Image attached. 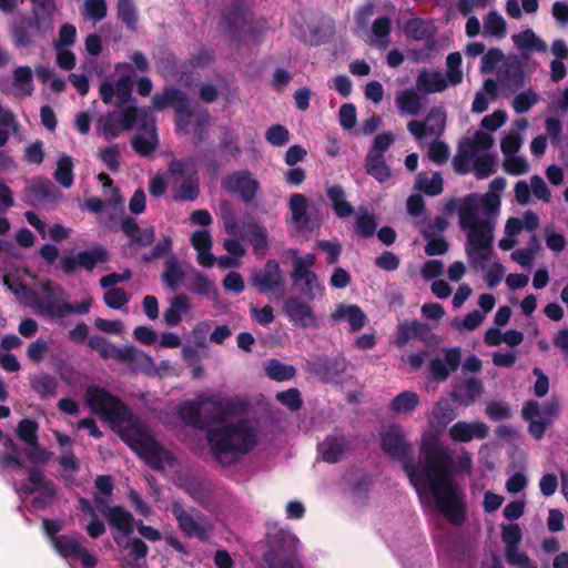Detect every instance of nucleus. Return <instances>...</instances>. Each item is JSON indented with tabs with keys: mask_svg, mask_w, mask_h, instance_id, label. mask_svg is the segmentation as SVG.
Masks as SVG:
<instances>
[{
	"mask_svg": "<svg viewBox=\"0 0 568 568\" xmlns=\"http://www.w3.org/2000/svg\"><path fill=\"white\" fill-rule=\"evenodd\" d=\"M84 400L97 415L108 420L128 444L151 467L163 469L171 465V457L150 435L146 427L126 407L106 389L89 386Z\"/></svg>",
	"mask_w": 568,
	"mask_h": 568,
	"instance_id": "3",
	"label": "nucleus"
},
{
	"mask_svg": "<svg viewBox=\"0 0 568 568\" xmlns=\"http://www.w3.org/2000/svg\"><path fill=\"white\" fill-rule=\"evenodd\" d=\"M497 94V84L494 80H486L480 90L477 91L473 101L471 111L483 113L488 105L495 100Z\"/></svg>",
	"mask_w": 568,
	"mask_h": 568,
	"instance_id": "37",
	"label": "nucleus"
},
{
	"mask_svg": "<svg viewBox=\"0 0 568 568\" xmlns=\"http://www.w3.org/2000/svg\"><path fill=\"white\" fill-rule=\"evenodd\" d=\"M191 243L197 252V262L204 267H211L216 261L222 268L239 267L241 262L235 256H220L215 258L211 253L212 237L209 231L199 230L191 235Z\"/></svg>",
	"mask_w": 568,
	"mask_h": 568,
	"instance_id": "11",
	"label": "nucleus"
},
{
	"mask_svg": "<svg viewBox=\"0 0 568 568\" xmlns=\"http://www.w3.org/2000/svg\"><path fill=\"white\" fill-rule=\"evenodd\" d=\"M190 290L193 293L200 295H209L211 292L215 290L214 282L207 278L205 275L193 270L192 277L190 280Z\"/></svg>",
	"mask_w": 568,
	"mask_h": 568,
	"instance_id": "58",
	"label": "nucleus"
},
{
	"mask_svg": "<svg viewBox=\"0 0 568 568\" xmlns=\"http://www.w3.org/2000/svg\"><path fill=\"white\" fill-rule=\"evenodd\" d=\"M43 528L47 535L51 536L54 549L64 558L79 560L83 567L92 568L97 564V559L80 542L69 536H53L62 529V525L55 520H44Z\"/></svg>",
	"mask_w": 568,
	"mask_h": 568,
	"instance_id": "10",
	"label": "nucleus"
},
{
	"mask_svg": "<svg viewBox=\"0 0 568 568\" xmlns=\"http://www.w3.org/2000/svg\"><path fill=\"white\" fill-rule=\"evenodd\" d=\"M504 170L511 175H523L529 171L528 161L520 155L511 154L504 156Z\"/></svg>",
	"mask_w": 568,
	"mask_h": 568,
	"instance_id": "55",
	"label": "nucleus"
},
{
	"mask_svg": "<svg viewBox=\"0 0 568 568\" xmlns=\"http://www.w3.org/2000/svg\"><path fill=\"white\" fill-rule=\"evenodd\" d=\"M28 276L29 274L26 270H4L2 283L20 303L33 308L36 313L50 318H62L73 313L85 314L89 312L91 306L90 298L73 306L68 302L63 290L52 283H47L42 286V296L39 297L33 291L28 288Z\"/></svg>",
	"mask_w": 568,
	"mask_h": 568,
	"instance_id": "4",
	"label": "nucleus"
},
{
	"mask_svg": "<svg viewBox=\"0 0 568 568\" xmlns=\"http://www.w3.org/2000/svg\"><path fill=\"white\" fill-rule=\"evenodd\" d=\"M445 120L444 111L435 109L429 112L425 122L410 121L407 129L418 140L427 136H437L444 130Z\"/></svg>",
	"mask_w": 568,
	"mask_h": 568,
	"instance_id": "19",
	"label": "nucleus"
},
{
	"mask_svg": "<svg viewBox=\"0 0 568 568\" xmlns=\"http://www.w3.org/2000/svg\"><path fill=\"white\" fill-rule=\"evenodd\" d=\"M103 514L108 517L110 525L119 531L114 535V540L122 546L126 536L133 531V517L120 507L110 508Z\"/></svg>",
	"mask_w": 568,
	"mask_h": 568,
	"instance_id": "26",
	"label": "nucleus"
},
{
	"mask_svg": "<svg viewBox=\"0 0 568 568\" xmlns=\"http://www.w3.org/2000/svg\"><path fill=\"white\" fill-rule=\"evenodd\" d=\"M34 90L32 70L29 67H18L13 71L11 93L18 98L31 95Z\"/></svg>",
	"mask_w": 568,
	"mask_h": 568,
	"instance_id": "31",
	"label": "nucleus"
},
{
	"mask_svg": "<svg viewBox=\"0 0 568 568\" xmlns=\"http://www.w3.org/2000/svg\"><path fill=\"white\" fill-rule=\"evenodd\" d=\"M481 384L476 379H469L456 386L453 396L460 404L470 405L480 394Z\"/></svg>",
	"mask_w": 568,
	"mask_h": 568,
	"instance_id": "40",
	"label": "nucleus"
},
{
	"mask_svg": "<svg viewBox=\"0 0 568 568\" xmlns=\"http://www.w3.org/2000/svg\"><path fill=\"white\" fill-rule=\"evenodd\" d=\"M495 252L493 251L489 260L484 262V267H476L469 262L473 268L477 271H485L484 280L489 287L497 286L501 282L506 273V270L503 266V264L497 260H493Z\"/></svg>",
	"mask_w": 568,
	"mask_h": 568,
	"instance_id": "39",
	"label": "nucleus"
},
{
	"mask_svg": "<svg viewBox=\"0 0 568 568\" xmlns=\"http://www.w3.org/2000/svg\"><path fill=\"white\" fill-rule=\"evenodd\" d=\"M448 434L454 442L467 443L487 437L488 427L481 422H457L449 428Z\"/></svg>",
	"mask_w": 568,
	"mask_h": 568,
	"instance_id": "23",
	"label": "nucleus"
},
{
	"mask_svg": "<svg viewBox=\"0 0 568 568\" xmlns=\"http://www.w3.org/2000/svg\"><path fill=\"white\" fill-rule=\"evenodd\" d=\"M82 14L88 20H102L106 14V4L104 0H85L83 3Z\"/></svg>",
	"mask_w": 568,
	"mask_h": 568,
	"instance_id": "56",
	"label": "nucleus"
},
{
	"mask_svg": "<svg viewBox=\"0 0 568 568\" xmlns=\"http://www.w3.org/2000/svg\"><path fill=\"white\" fill-rule=\"evenodd\" d=\"M415 186L428 195H437L443 192V179L439 173L419 174Z\"/></svg>",
	"mask_w": 568,
	"mask_h": 568,
	"instance_id": "48",
	"label": "nucleus"
},
{
	"mask_svg": "<svg viewBox=\"0 0 568 568\" xmlns=\"http://www.w3.org/2000/svg\"><path fill=\"white\" fill-rule=\"evenodd\" d=\"M539 250L540 245L536 236H532L527 247L515 250L510 254V258L523 267H530Z\"/></svg>",
	"mask_w": 568,
	"mask_h": 568,
	"instance_id": "44",
	"label": "nucleus"
},
{
	"mask_svg": "<svg viewBox=\"0 0 568 568\" xmlns=\"http://www.w3.org/2000/svg\"><path fill=\"white\" fill-rule=\"evenodd\" d=\"M207 440L216 460L229 465L253 449L260 440V434L252 424L235 422L227 416L210 429Z\"/></svg>",
	"mask_w": 568,
	"mask_h": 568,
	"instance_id": "5",
	"label": "nucleus"
},
{
	"mask_svg": "<svg viewBox=\"0 0 568 568\" xmlns=\"http://www.w3.org/2000/svg\"><path fill=\"white\" fill-rule=\"evenodd\" d=\"M287 254L293 260L292 281L296 288L308 300H315L323 295L324 287L318 282L316 274L311 270L315 264L314 254L297 255L295 250H288Z\"/></svg>",
	"mask_w": 568,
	"mask_h": 568,
	"instance_id": "8",
	"label": "nucleus"
},
{
	"mask_svg": "<svg viewBox=\"0 0 568 568\" xmlns=\"http://www.w3.org/2000/svg\"><path fill=\"white\" fill-rule=\"evenodd\" d=\"M420 324L413 322H403L397 327V334L395 343L397 346H404L412 337L417 335Z\"/></svg>",
	"mask_w": 568,
	"mask_h": 568,
	"instance_id": "60",
	"label": "nucleus"
},
{
	"mask_svg": "<svg viewBox=\"0 0 568 568\" xmlns=\"http://www.w3.org/2000/svg\"><path fill=\"white\" fill-rule=\"evenodd\" d=\"M252 284L257 287L261 293H277L281 297L284 293V287L278 263L268 261L263 271L253 275Z\"/></svg>",
	"mask_w": 568,
	"mask_h": 568,
	"instance_id": "17",
	"label": "nucleus"
},
{
	"mask_svg": "<svg viewBox=\"0 0 568 568\" xmlns=\"http://www.w3.org/2000/svg\"><path fill=\"white\" fill-rule=\"evenodd\" d=\"M191 311V303L185 295H176L170 301V306L165 310L163 318L166 325L178 326L182 318Z\"/></svg>",
	"mask_w": 568,
	"mask_h": 568,
	"instance_id": "30",
	"label": "nucleus"
},
{
	"mask_svg": "<svg viewBox=\"0 0 568 568\" xmlns=\"http://www.w3.org/2000/svg\"><path fill=\"white\" fill-rule=\"evenodd\" d=\"M38 425L31 419H22L18 425V436L27 445H36L38 442L37 436Z\"/></svg>",
	"mask_w": 568,
	"mask_h": 568,
	"instance_id": "62",
	"label": "nucleus"
},
{
	"mask_svg": "<svg viewBox=\"0 0 568 568\" xmlns=\"http://www.w3.org/2000/svg\"><path fill=\"white\" fill-rule=\"evenodd\" d=\"M148 111L136 108L112 111L99 116L95 131L108 141L116 139L124 131L130 130L138 120H146Z\"/></svg>",
	"mask_w": 568,
	"mask_h": 568,
	"instance_id": "9",
	"label": "nucleus"
},
{
	"mask_svg": "<svg viewBox=\"0 0 568 568\" xmlns=\"http://www.w3.org/2000/svg\"><path fill=\"white\" fill-rule=\"evenodd\" d=\"M283 312L291 323L303 328H316L318 321L313 308L297 297H290L283 304Z\"/></svg>",
	"mask_w": 568,
	"mask_h": 568,
	"instance_id": "16",
	"label": "nucleus"
},
{
	"mask_svg": "<svg viewBox=\"0 0 568 568\" xmlns=\"http://www.w3.org/2000/svg\"><path fill=\"white\" fill-rule=\"evenodd\" d=\"M122 231L133 243L141 246H148L154 240V231L152 227L139 230L135 222L131 219H126L122 222Z\"/></svg>",
	"mask_w": 568,
	"mask_h": 568,
	"instance_id": "38",
	"label": "nucleus"
},
{
	"mask_svg": "<svg viewBox=\"0 0 568 568\" xmlns=\"http://www.w3.org/2000/svg\"><path fill=\"white\" fill-rule=\"evenodd\" d=\"M447 70L445 73V79L447 83L452 87L459 84L463 81V71L460 69L462 65V55L459 52L449 53L446 59Z\"/></svg>",
	"mask_w": 568,
	"mask_h": 568,
	"instance_id": "49",
	"label": "nucleus"
},
{
	"mask_svg": "<svg viewBox=\"0 0 568 568\" xmlns=\"http://www.w3.org/2000/svg\"><path fill=\"white\" fill-rule=\"evenodd\" d=\"M507 119L508 116L505 111L497 110L494 111L491 114L484 116L480 122V126L481 129L488 131L487 133L491 135L493 132L497 131L506 123Z\"/></svg>",
	"mask_w": 568,
	"mask_h": 568,
	"instance_id": "61",
	"label": "nucleus"
},
{
	"mask_svg": "<svg viewBox=\"0 0 568 568\" xmlns=\"http://www.w3.org/2000/svg\"><path fill=\"white\" fill-rule=\"evenodd\" d=\"M115 73L119 75L115 82L105 80L100 85V94L104 103L109 104L116 97L120 103H124L130 97L132 88L131 65L119 63L115 67Z\"/></svg>",
	"mask_w": 568,
	"mask_h": 568,
	"instance_id": "12",
	"label": "nucleus"
},
{
	"mask_svg": "<svg viewBox=\"0 0 568 568\" xmlns=\"http://www.w3.org/2000/svg\"><path fill=\"white\" fill-rule=\"evenodd\" d=\"M448 87L444 74L434 70H422L416 80V89L423 93L442 92Z\"/></svg>",
	"mask_w": 568,
	"mask_h": 568,
	"instance_id": "29",
	"label": "nucleus"
},
{
	"mask_svg": "<svg viewBox=\"0 0 568 568\" xmlns=\"http://www.w3.org/2000/svg\"><path fill=\"white\" fill-rule=\"evenodd\" d=\"M395 102L402 114L417 115L423 109L422 99L414 89L397 92Z\"/></svg>",
	"mask_w": 568,
	"mask_h": 568,
	"instance_id": "33",
	"label": "nucleus"
},
{
	"mask_svg": "<svg viewBox=\"0 0 568 568\" xmlns=\"http://www.w3.org/2000/svg\"><path fill=\"white\" fill-rule=\"evenodd\" d=\"M106 260V251L102 247H94L91 251L80 252L77 258L62 260V268L65 272H71L78 264L87 270H92L98 263L105 262Z\"/></svg>",
	"mask_w": 568,
	"mask_h": 568,
	"instance_id": "27",
	"label": "nucleus"
},
{
	"mask_svg": "<svg viewBox=\"0 0 568 568\" xmlns=\"http://www.w3.org/2000/svg\"><path fill=\"white\" fill-rule=\"evenodd\" d=\"M505 555L508 564L511 566L517 568H538L536 564L529 559L527 554L520 551L519 548L506 549Z\"/></svg>",
	"mask_w": 568,
	"mask_h": 568,
	"instance_id": "63",
	"label": "nucleus"
},
{
	"mask_svg": "<svg viewBox=\"0 0 568 568\" xmlns=\"http://www.w3.org/2000/svg\"><path fill=\"white\" fill-rule=\"evenodd\" d=\"M389 31L390 20L388 18L377 19L372 28L369 43L378 48H385L388 44Z\"/></svg>",
	"mask_w": 568,
	"mask_h": 568,
	"instance_id": "46",
	"label": "nucleus"
},
{
	"mask_svg": "<svg viewBox=\"0 0 568 568\" xmlns=\"http://www.w3.org/2000/svg\"><path fill=\"white\" fill-rule=\"evenodd\" d=\"M530 192L542 202H550L551 193L546 182L538 175L530 178L529 183L521 180L515 185V196L519 204L526 205L530 201Z\"/></svg>",
	"mask_w": 568,
	"mask_h": 568,
	"instance_id": "18",
	"label": "nucleus"
},
{
	"mask_svg": "<svg viewBox=\"0 0 568 568\" xmlns=\"http://www.w3.org/2000/svg\"><path fill=\"white\" fill-rule=\"evenodd\" d=\"M98 180L104 189V196L108 205L112 206L114 210H122L124 200L120 195L119 190L116 187H112V181L109 175L100 173L98 175Z\"/></svg>",
	"mask_w": 568,
	"mask_h": 568,
	"instance_id": "51",
	"label": "nucleus"
},
{
	"mask_svg": "<svg viewBox=\"0 0 568 568\" xmlns=\"http://www.w3.org/2000/svg\"><path fill=\"white\" fill-rule=\"evenodd\" d=\"M494 145V138L485 131H476L473 138L466 139L454 158L456 172L465 174L473 171L478 179H484L494 172L495 161L489 154H480Z\"/></svg>",
	"mask_w": 568,
	"mask_h": 568,
	"instance_id": "6",
	"label": "nucleus"
},
{
	"mask_svg": "<svg viewBox=\"0 0 568 568\" xmlns=\"http://www.w3.org/2000/svg\"><path fill=\"white\" fill-rule=\"evenodd\" d=\"M460 363V349L449 348L442 356L433 358L429 363L432 376L437 381H445L452 372H455Z\"/></svg>",
	"mask_w": 568,
	"mask_h": 568,
	"instance_id": "21",
	"label": "nucleus"
},
{
	"mask_svg": "<svg viewBox=\"0 0 568 568\" xmlns=\"http://www.w3.org/2000/svg\"><path fill=\"white\" fill-rule=\"evenodd\" d=\"M433 419L440 426H445L455 418L454 409L447 400H439L432 410Z\"/></svg>",
	"mask_w": 568,
	"mask_h": 568,
	"instance_id": "59",
	"label": "nucleus"
},
{
	"mask_svg": "<svg viewBox=\"0 0 568 568\" xmlns=\"http://www.w3.org/2000/svg\"><path fill=\"white\" fill-rule=\"evenodd\" d=\"M153 108L162 110L173 106L176 110V128L179 132L193 133L199 141L202 140L205 116L193 114L186 108L185 97L178 90L166 89L163 94H156L152 99Z\"/></svg>",
	"mask_w": 568,
	"mask_h": 568,
	"instance_id": "7",
	"label": "nucleus"
},
{
	"mask_svg": "<svg viewBox=\"0 0 568 568\" xmlns=\"http://www.w3.org/2000/svg\"><path fill=\"white\" fill-rule=\"evenodd\" d=\"M158 138L155 134L154 121H146L132 140V146L140 155H149L155 150Z\"/></svg>",
	"mask_w": 568,
	"mask_h": 568,
	"instance_id": "28",
	"label": "nucleus"
},
{
	"mask_svg": "<svg viewBox=\"0 0 568 568\" xmlns=\"http://www.w3.org/2000/svg\"><path fill=\"white\" fill-rule=\"evenodd\" d=\"M524 143V136L519 132L508 131L500 141L503 155L517 154Z\"/></svg>",
	"mask_w": 568,
	"mask_h": 568,
	"instance_id": "54",
	"label": "nucleus"
},
{
	"mask_svg": "<svg viewBox=\"0 0 568 568\" xmlns=\"http://www.w3.org/2000/svg\"><path fill=\"white\" fill-rule=\"evenodd\" d=\"M419 404V396L415 392L405 390L392 400L390 408L398 414H407L414 410Z\"/></svg>",
	"mask_w": 568,
	"mask_h": 568,
	"instance_id": "45",
	"label": "nucleus"
},
{
	"mask_svg": "<svg viewBox=\"0 0 568 568\" xmlns=\"http://www.w3.org/2000/svg\"><path fill=\"white\" fill-rule=\"evenodd\" d=\"M382 448L386 455L394 459L404 460L410 450V444L398 425L384 427L381 433Z\"/></svg>",
	"mask_w": 568,
	"mask_h": 568,
	"instance_id": "15",
	"label": "nucleus"
},
{
	"mask_svg": "<svg viewBox=\"0 0 568 568\" xmlns=\"http://www.w3.org/2000/svg\"><path fill=\"white\" fill-rule=\"evenodd\" d=\"M246 236L257 254L264 255L268 248L266 230L258 224L247 226Z\"/></svg>",
	"mask_w": 568,
	"mask_h": 568,
	"instance_id": "47",
	"label": "nucleus"
},
{
	"mask_svg": "<svg viewBox=\"0 0 568 568\" xmlns=\"http://www.w3.org/2000/svg\"><path fill=\"white\" fill-rule=\"evenodd\" d=\"M307 200L303 194H293L288 201V209L291 213V221L301 230L307 224Z\"/></svg>",
	"mask_w": 568,
	"mask_h": 568,
	"instance_id": "35",
	"label": "nucleus"
},
{
	"mask_svg": "<svg viewBox=\"0 0 568 568\" xmlns=\"http://www.w3.org/2000/svg\"><path fill=\"white\" fill-rule=\"evenodd\" d=\"M331 318L336 323H347L353 332L362 329L366 324V315L355 304L341 303L336 305L331 314Z\"/></svg>",
	"mask_w": 568,
	"mask_h": 568,
	"instance_id": "24",
	"label": "nucleus"
},
{
	"mask_svg": "<svg viewBox=\"0 0 568 568\" xmlns=\"http://www.w3.org/2000/svg\"><path fill=\"white\" fill-rule=\"evenodd\" d=\"M184 276L185 273L176 257L170 256L164 263V272L162 274L163 283L172 291H176L182 284Z\"/></svg>",
	"mask_w": 568,
	"mask_h": 568,
	"instance_id": "36",
	"label": "nucleus"
},
{
	"mask_svg": "<svg viewBox=\"0 0 568 568\" xmlns=\"http://www.w3.org/2000/svg\"><path fill=\"white\" fill-rule=\"evenodd\" d=\"M324 460L329 463L338 462L348 450V444L343 437H327L318 447Z\"/></svg>",
	"mask_w": 568,
	"mask_h": 568,
	"instance_id": "32",
	"label": "nucleus"
},
{
	"mask_svg": "<svg viewBox=\"0 0 568 568\" xmlns=\"http://www.w3.org/2000/svg\"><path fill=\"white\" fill-rule=\"evenodd\" d=\"M439 434L430 422L420 440L424 463L417 467L405 463L404 468L422 501L434 500L449 521L459 524L464 519L463 497L448 475L449 456L438 443Z\"/></svg>",
	"mask_w": 568,
	"mask_h": 568,
	"instance_id": "1",
	"label": "nucleus"
},
{
	"mask_svg": "<svg viewBox=\"0 0 568 568\" xmlns=\"http://www.w3.org/2000/svg\"><path fill=\"white\" fill-rule=\"evenodd\" d=\"M73 160L67 154L59 156L54 171L55 181L63 187H70L73 183Z\"/></svg>",
	"mask_w": 568,
	"mask_h": 568,
	"instance_id": "43",
	"label": "nucleus"
},
{
	"mask_svg": "<svg viewBox=\"0 0 568 568\" xmlns=\"http://www.w3.org/2000/svg\"><path fill=\"white\" fill-rule=\"evenodd\" d=\"M485 320L484 314L479 311H473L468 313L464 318H455L452 322V326L462 332V331H473L477 328Z\"/></svg>",
	"mask_w": 568,
	"mask_h": 568,
	"instance_id": "57",
	"label": "nucleus"
},
{
	"mask_svg": "<svg viewBox=\"0 0 568 568\" xmlns=\"http://www.w3.org/2000/svg\"><path fill=\"white\" fill-rule=\"evenodd\" d=\"M223 185L227 191L239 194L245 202L252 201L258 190L257 181L245 171L229 175Z\"/></svg>",
	"mask_w": 568,
	"mask_h": 568,
	"instance_id": "20",
	"label": "nucleus"
},
{
	"mask_svg": "<svg viewBox=\"0 0 568 568\" xmlns=\"http://www.w3.org/2000/svg\"><path fill=\"white\" fill-rule=\"evenodd\" d=\"M181 530L187 537H195L204 540L207 537V527L202 519H196L186 513L179 504L174 503L171 508Z\"/></svg>",
	"mask_w": 568,
	"mask_h": 568,
	"instance_id": "22",
	"label": "nucleus"
},
{
	"mask_svg": "<svg viewBox=\"0 0 568 568\" xmlns=\"http://www.w3.org/2000/svg\"><path fill=\"white\" fill-rule=\"evenodd\" d=\"M556 410L557 407L554 404L540 407L538 403L532 400L524 406L523 417L529 422V432L536 439L542 437L546 425L551 422Z\"/></svg>",
	"mask_w": 568,
	"mask_h": 568,
	"instance_id": "14",
	"label": "nucleus"
},
{
	"mask_svg": "<svg viewBox=\"0 0 568 568\" xmlns=\"http://www.w3.org/2000/svg\"><path fill=\"white\" fill-rule=\"evenodd\" d=\"M505 31V19L496 11L489 12L484 21V33L487 36L503 37Z\"/></svg>",
	"mask_w": 568,
	"mask_h": 568,
	"instance_id": "52",
	"label": "nucleus"
},
{
	"mask_svg": "<svg viewBox=\"0 0 568 568\" xmlns=\"http://www.w3.org/2000/svg\"><path fill=\"white\" fill-rule=\"evenodd\" d=\"M268 377L275 381H286L294 376L295 369L293 366L282 364L276 359H272L265 367Z\"/></svg>",
	"mask_w": 568,
	"mask_h": 568,
	"instance_id": "53",
	"label": "nucleus"
},
{
	"mask_svg": "<svg viewBox=\"0 0 568 568\" xmlns=\"http://www.w3.org/2000/svg\"><path fill=\"white\" fill-rule=\"evenodd\" d=\"M205 404L206 399L203 396H200L194 402H184L179 408L180 418L187 425L197 426L200 423V412Z\"/></svg>",
	"mask_w": 568,
	"mask_h": 568,
	"instance_id": "41",
	"label": "nucleus"
},
{
	"mask_svg": "<svg viewBox=\"0 0 568 568\" xmlns=\"http://www.w3.org/2000/svg\"><path fill=\"white\" fill-rule=\"evenodd\" d=\"M99 159L104 163V165L111 170L116 171L120 166V150L116 145H109L105 149H102L98 153Z\"/></svg>",
	"mask_w": 568,
	"mask_h": 568,
	"instance_id": "64",
	"label": "nucleus"
},
{
	"mask_svg": "<svg viewBox=\"0 0 568 568\" xmlns=\"http://www.w3.org/2000/svg\"><path fill=\"white\" fill-rule=\"evenodd\" d=\"M505 187L506 180L496 178L490 182L487 193H471L447 205L448 211L457 212L459 227L466 235L467 260L476 267H484V262L493 253L495 220L500 207L499 193Z\"/></svg>",
	"mask_w": 568,
	"mask_h": 568,
	"instance_id": "2",
	"label": "nucleus"
},
{
	"mask_svg": "<svg viewBox=\"0 0 568 568\" xmlns=\"http://www.w3.org/2000/svg\"><path fill=\"white\" fill-rule=\"evenodd\" d=\"M187 166L186 162L174 161L170 164L169 174L174 178V183L181 184L176 196L182 200H194L199 193L196 182L192 179L182 180Z\"/></svg>",
	"mask_w": 568,
	"mask_h": 568,
	"instance_id": "25",
	"label": "nucleus"
},
{
	"mask_svg": "<svg viewBox=\"0 0 568 568\" xmlns=\"http://www.w3.org/2000/svg\"><path fill=\"white\" fill-rule=\"evenodd\" d=\"M14 485L18 494L34 495V504L38 507L44 506L55 493L53 485L47 480L39 470H32L29 474L27 483L21 485L16 483Z\"/></svg>",
	"mask_w": 568,
	"mask_h": 568,
	"instance_id": "13",
	"label": "nucleus"
},
{
	"mask_svg": "<svg viewBox=\"0 0 568 568\" xmlns=\"http://www.w3.org/2000/svg\"><path fill=\"white\" fill-rule=\"evenodd\" d=\"M367 173L374 176L379 182H384L389 178V170L386 166L382 155L369 152L366 160Z\"/></svg>",
	"mask_w": 568,
	"mask_h": 568,
	"instance_id": "50",
	"label": "nucleus"
},
{
	"mask_svg": "<svg viewBox=\"0 0 568 568\" xmlns=\"http://www.w3.org/2000/svg\"><path fill=\"white\" fill-rule=\"evenodd\" d=\"M327 195L338 217H348L353 213V206L346 201L344 190L338 185L328 187Z\"/></svg>",
	"mask_w": 568,
	"mask_h": 568,
	"instance_id": "42",
	"label": "nucleus"
},
{
	"mask_svg": "<svg viewBox=\"0 0 568 568\" xmlns=\"http://www.w3.org/2000/svg\"><path fill=\"white\" fill-rule=\"evenodd\" d=\"M515 45L526 52H545L547 44L530 29L524 30L513 36Z\"/></svg>",
	"mask_w": 568,
	"mask_h": 568,
	"instance_id": "34",
	"label": "nucleus"
}]
</instances>
